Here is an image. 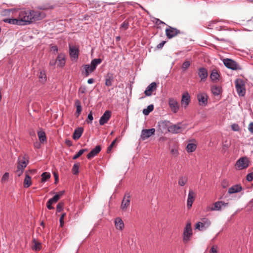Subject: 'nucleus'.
<instances>
[{
    "label": "nucleus",
    "instance_id": "1",
    "mask_svg": "<svg viewBox=\"0 0 253 253\" xmlns=\"http://www.w3.org/2000/svg\"><path fill=\"white\" fill-rule=\"evenodd\" d=\"M21 17L26 20V24L28 25L33 21H38L44 18L45 14L43 12L38 10H22Z\"/></svg>",
    "mask_w": 253,
    "mask_h": 253
},
{
    "label": "nucleus",
    "instance_id": "2",
    "mask_svg": "<svg viewBox=\"0 0 253 253\" xmlns=\"http://www.w3.org/2000/svg\"><path fill=\"white\" fill-rule=\"evenodd\" d=\"M18 12V17L17 18H12L10 24L18 25H26V20L21 17L22 10L20 11L16 10L14 9H8L5 10L3 12L4 14H8L10 12Z\"/></svg>",
    "mask_w": 253,
    "mask_h": 253
},
{
    "label": "nucleus",
    "instance_id": "3",
    "mask_svg": "<svg viewBox=\"0 0 253 253\" xmlns=\"http://www.w3.org/2000/svg\"><path fill=\"white\" fill-rule=\"evenodd\" d=\"M235 87L239 96H243L245 95L246 93L245 85L242 80L240 79L236 80Z\"/></svg>",
    "mask_w": 253,
    "mask_h": 253
},
{
    "label": "nucleus",
    "instance_id": "4",
    "mask_svg": "<svg viewBox=\"0 0 253 253\" xmlns=\"http://www.w3.org/2000/svg\"><path fill=\"white\" fill-rule=\"evenodd\" d=\"M192 235V230L191 223H187L184 229L183 233V241L184 243H187L190 240Z\"/></svg>",
    "mask_w": 253,
    "mask_h": 253
},
{
    "label": "nucleus",
    "instance_id": "5",
    "mask_svg": "<svg viewBox=\"0 0 253 253\" xmlns=\"http://www.w3.org/2000/svg\"><path fill=\"white\" fill-rule=\"evenodd\" d=\"M249 166V161L247 158L242 157L240 158L235 164V168L239 170L246 169Z\"/></svg>",
    "mask_w": 253,
    "mask_h": 253
},
{
    "label": "nucleus",
    "instance_id": "6",
    "mask_svg": "<svg viewBox=\"0 0 253 253\" xmlns=\"http://www.w3.org/2000/svg\"><path fill=\"white\" fill-rule=\"evenodd\" d=\"M223 62L224 65L229 69L234 70L241 69V68L236 62L232 59L226 58L223 60Z\"/></svg>",
    "mask_w": 253,
    "mask_h": 253
},
{
    "label": "nucleus",
    "instance_id": "7",
    "mask_svg": "<svg viewBox=\"0 0 253 253\" xmlns=\"http://www.w3.org/2000/svg\"><path fill=\"white\" fill-rule=\"evenodd\" d=\"M180 33L181 32L180 30L170 26H169L168 28L166 29V34L169 39H171Z\"/></svg>",
    "mask_w": 253,
    "mask_h": 253
},
{
    "label": "nucleus",
    "instance_id": "8",
    "mask_svg": "<svg viewBox=\"0 0 253 253\" xmlns=\"http://www.w3.org/2000/svg\"><path fill=\"white\" fill-rule=\"evenodd\" d=\"M130 202V196L129 194H126L122 202L121 208L123 211H126L129 206Z\"/></svg>",
    "mask_w": 253,
    "mask_h": 253
},
{
    "label": "nucleus",
    "instance_id": "9",
    "mask_svg": "<svg viewBox=\"0 0 253 253\" xmlns=\"http://www.w3.org/2000/svg\"><path fill=\"white\" fill-rule=\"evenodd\" d=\"M155 129H144L141 131V138L142 140H145L146 139L150 137L152 135L155 134Z\"/></svg>",
    "mask_w": 253,
    "mask_h": 253
},
{
    "label": "nucleus",
    "instance_id": "10",
    "mask_svg": "<svg viewBox=\"0 0 253 253\" xmlns=\"http://www.w3.org/2000/svg\"><path fill=\"white\" fill-rule=\"evenodd\" d=\"M169 105L173 113L177 112L179 109V104L175 99L173 98H169Z\"/></svg>",
    "mask_w": 253,
    "mask_h": 253
},
{
    "label": "nucleus",
    "instance_id": "11",
    "mask_svg": "<svg viewBox=\"0 0 253 253\" xmlns=\"http://www.w3.org/2000/svg\"><path fill=\"white\" fill-rule=\"evenodd\" d=\"M208 96L205 93H200L197 95V99L200 105L206 106L208 103Z\"/></svg>",
    "mask_w": 253,
    "mask_h": 253
},
{
    "label": "nucleus",
    "instance_id": "12",
    "mask_svg": "<svg viewBox=\"0 0 253 253\" xmlns=\"http://www.w3.org/2000/svg\"><path fill=\"white\" fill-rule=\"evenodd\" d=\"M111 112L109 111H106L103 115L101 116L99 120V124L100 125H103L107 123L111 117Z\"/></svg>",
    "mask_w": 253,
    "mask_h": 253
},
{
    "label": "nucleus",
    "instance_id": "13",
    "mask_svg": "<svg viewBox=\"0 0 253 253\" xmlns=\"http://www.w3.org/2000/svg\"><path fill=\"white\" fill-rule=\"evenodd\" d=\"M210 224V221L204 218L202 219V222H199L196 225V228L199 230H203L205 229Z\"/></svg>",
    "mask_w": 253,
    "mask_h": 253
},
{
    "label": "nucleus",
    "instance_id": "14",
    "mask_svg": "<svg viewBox=\"0 0 253 253\" xmlns=\"http://www.w3.org/2000/svg\"><path fill=\"white\" fill-rule=\"evenodd\" d=\"M168 131L172 133H178L181 132L183 128L180 124L173 125L168 127Z\"/></svg>",
    "mask_w": 253,
    "mask_h": 253
},
{
    "label": "nucleus",
    "instance_id": "15",
    "mask_svg": "<svg viewBox=\"0 0 253 253\" xmlns=\"http://www.w3.org/2000/svg\"><path fill=\"white\" fill-rule=\"evenodd\" d=\"M190 101V96L187 92H184L182 95L181 103L186 108L189 104Z\"/></svg>",
    "mask_w": 253,
    "mask_h": 253
},
{
    "label": "nucleus",
    "instance_id": "16",
    "mask_svg": "<svg viewBox=\"0 0 253 253\" xmlns=\"http://www.w3.org/2000/svg\"><path fill=\"white\" fill-rule=\"evenodd\" d=\"M196 194L192 190H190L188 195L187 199V208L190 209L192 206V204L194 201Z\"/></svg>",
    "mask_w": 253,
    "mask_h": 253
},
{
    "label": "nucleus",
    "instance_id": "17",
    "mask_svg": "<svg viewBox=\"0 0 253 253\" xmlns=\"http://www.w3.org/2000/svg\"><path fill=\"white\" fill-rule=\"evenodd\" d=\"M157 84L155 82L152 83L150 84L144 91L146 96H150L152 95V92L156 89Z\"/></svg>",
    "mask_w": 253,
    "mask_h": 253
},
{
    "label": "nucleus",
    "instance_id": "18",
    "mask_svg": "<svg viewBox=\"0 0 253 253\" xmlns=\"http://www.w3.org/2000/svg\"><path fill=\"white\" fill-rule=\"evenodd\" d=\"M197 148V144L195 139H192L189 141V143L186 146V151L188 152H193L195 151Z\"/></svg>",
    "mask_w": 253,
    "mask_h": 253
},
{
    "label": "nucleus",
    "instance_id": "19",
    "mask_svg": "<svg viewBox=\"0 0 253 253\" xmlns=\"http://www.w3.org/2000/svg\"><path fill=\"white\" fill-rule=\"evenodd\" d=\"M82 67L84 69L82 73L85 77H88L90 73L94 71V69L89 64L84 65Z\"/></svg>",
    "mask_w": 253,
    "mask_h": 253
},
{
    "label": "nucleus",
    "instance_id": "20",
    "mask_svg": "<svg viewBox=\"0 0 253 253\" xmlns=\"http://www.w3.org/2000/svg\"><path fill=\"white\" fill-rule=\"evenodd\" d=\"M70 55L71 58L77 59L79 56V49L76 46H70Z\"/></svg>",
    "mask_w": 253,
    "mask_h": 253
},
{
    "label": "nucleus",
    "instance_id": "21",
    "mask_svg": "<svg viewBox=\"0 0 253 253\" xmlns=\"http://www.w3.org/2000/svg\"><path fill=\"white\" fill-rule=\"evenodd\" d=\"M101 147L98 145L95 147L93 150H92L87 155V158L88 159H91L97 154H98L101 151Z\"/></svg>",
    "mask_w": 253,
    "mask_h": 253
},
{
    "label": "nucleus",
    "instance_id": "22",
    "mask_svg": "<svg viewBox=\"0 0 253 253\" xmlns=\"http://www.w3.org/2000/svg\"><path fill=\"white\" fill-rule=\"evenodd\" d=\"M198 75L201 78V81H205L208 77V71L204 68H201L198 71Z\"/></svg>",
    "mask_w": 253,
    "mask_h": 253
},
{
    "label": "nucleus",
    "instance_id": "23",
    "mask_svg": "<svg viewBox=\"0 0 253 253\" xmlns=\"http://www.w3.org/2000/svg\"><path fill=\"white\" fill-rule=\"evenodd\" d=\"M57 66L62 67L64 66L65 63V55L63 54H60L58 55L56 60Z\"/></svg>",
    "mask_w": 253,
    "mask_h": 253
},
{
    "label": "nucleus",
    "instance_id": "24",
    "mask_svg": "<svg viewBox=\"0 0 253 253\" xmlns=\"http://www.w3.org/2000/svg\"><path fill=\"white\" fill-rule=\"evenodd\" d=\"M84 131V129L83 127H78L77 129H76L74 132L73 135V138L74 140H77L79 139L81 135H82Z\"/></svg>",
    "mask_w": 253,
    "mask_h": 253
},
{
    "label": "nucleus",
    "instance_id": "25",
    "mask_svg": "<svg viewBox=\"0 0 253 253\" xmlns=\"http://www.w3.org/2000/svg\"><path fill=\"white\" fill-rule=\"evenodd\" d=\"M115 225L118 230H122L124 228V223L122 219L120 217H117L115 219Z\"/></svg>",
    "mask_w": 253,
    "mask_h": 253
},
{
    "label": "nucleus",
    "instance_id": "26",
    "mask_svg": "<svg viewBox=\"0 0 253 253\" xmlns=\"http://www.w3.org/2000/svg\"><path fill=\"white\" fill-rule=\"evenodd\" d=\"M23 158V160H19L18 161L17 167V168L18 169H20L24 170V169L26 167V166L27 165L28 161L26 160V156L25 155Z\"/></svg>",
    "mask_w": 253,
    "mask_h": 253
},
{
    "label": "nucleus",
    "instance_id": "27",
    "mask_svg": "<svg viewBox=\"0 0 253 253\" xmlns=\"http://www.w3.org/2000/svg\"><path fill=\"white\" fill-rule=\"evenodd\" d=\"M113 81V75L111 73H108L105 76V85L107 86H110L112 85Z\"/></svg>",
    "mask_w": 253,
    "mask_h": 253
},
{
    "label": "nucleus",
    "instance_id": "28",
    "mask_svg": "<svg viewBox=\"0 0 253 253\" xmlns=\"http://www.w3.org/2000/svg\"><path fill=\"white\" fill-rule=\"evenodd\" d=\"M242 190V187L239 185H236L230 187L228 189V193L233 194L239 192Z\"/></svg>",
    "mask_w": 253,
    "mask_h": 253
},
{
    "label": "nucleus",
    "instance_id": "29",
    "mask_svg": "<svg viewBox=\"0 0 253 253\" xmlns=\"http://www.w3.org/2000/svg\"><path fill=\"white\" fill-rule=\"evenodd\" d=\"M24 187L28 188L30 187L32 184V180L31 177L27 174H26L24 180Z\"/></svg>",
    "mask_w": 253,
    "mask_h": 253
},
{
    "label": "nucleus",
    "instance_id": "30",
    "mask_svg": "<svg viewBox=\"0 0 253 253\" xmlns=\"http://www.w3.org/2000/svg\"><path fill=\"white\" fill-rule=\"evenodd\" d=\"M188 181V177L186 176H181L178 178V183L179 186H184Z\"/></svg>",
    "mask_w": 253,
    "mask_h": 253
},
{
    "label": "nucleus",
    "instance_id": "31",
    "mask_svg": "<svg viewBox=\"0 0 253 253\" xmlns=\"http://www.w3.org/2000/svg\"><path fill=\"white\" fill-rule=\"evenodd\" d=\"M41 244L40 242L37 241L35 239L33 240L32 248L33 250L39 251L41 249Z\"/></svg>",
    "mask_w": 253,
    "mask_h": 253
},
{
    "label": "nucleus",
    "instance_id": "32",
    "mask_svg": "<svg viewBox=\"0 0 253 253\" xmlns=\"http://www.w3.org/2000/svg\"><path fill=\"white\" fill-rule=\"evenodd\" d=\"M121 139L120 136L117 137L111 143L110 145L107 148V153H110L111 152L112 149L116 146V143L118 142Z\"/></svg>",
    "mask_w": 253,
    "mask_h": 253
},
{
    "label": "nucleus",
    "instance_id": "33",
    "mask_svg": "<svg viewBox=\"0 0 253 253\" xmlns=\"http://www.w3.org/2000/svg\"><path fill=\"white\" fill-rule=\"evenodd\" d=\"M54 8V5H51L49 3H45L42 5L39 6L38 9L40 10H48Z\"/></svg>",
    "mask_w": 253,
    "mask_h": 253
},
{
    "label": "nucleus",
    "instance_id": "34",
    "mask_svg": "<svg viewBox=\"0 0 253 253\" xmlns=\"http://www.w3.org/2000/svg\"><path fill=\"white\" fill-rule=\"evenodd\" d=\"M75 105L77 108L76 114H77V117H78L80 115L82 110L81 102L79 100H76L75 101Z\"/></svg>",
    "mask_w": 253,
    "mask_h": 253
},
{
    "label": "nucleus",
    "instance_id": "35",
    "mask_svg": "<svg viewBox=\"0 0 253 253\" xmlns=\"http://www.w3.org/2000/svg\"><path fill=\"white\" fill-rule=\"evenodd\" d=\"M102 62V60L100 58H97V59H94L93 60H92L91 62V63H90V66L92 67V68L94 69V70H95L96 68V66L100 64Z\"/></svg>",
    "mask_w": 253,
    "mask_h": 253
},
{
    "label": "nucleus",
    "instance_id": "36",
    "mask_svg": "<svg viewBox=\"0 0 253 253\" xmlns=\"http://www.w3.org/2000/svg\"><path fill=\"white\" fill-rule=\"evenodd\" d=\"M39 81L44 83L46 81V76L44 71H41L39 75Z\"/></svg>",
    "mask_w": 253,
    "mask_h": 253
},
{
    "label": "nucleus",
    "instance_id": "37",
    "mask_svg": "<svg viewBox=\"0 0 253 253\" xmlns=\"http://www.w3.org/2000/svg\"><path fill=\"white\" fill-rule=\"evenodd\" d=\"M38 135L41 142L43 143L44 141H46V136L44 131H39L38 132Z\"/></svg>",
    "mask_w": 253,
    "mask_h": 253
},
{
    "label": "nucleus",
    "instance_id": "38",
    "mask_svg": "<svg viewBox=\"0 0 253 253\" xmlns=\"http://www.w3.org/2000/svg\"><path fill=\"white\" fill-rule=\"evenodd\" d=\"M222 201L216 202L214 204V207L210 209L211 211H219L221 210Z\"/></svg>",
    "mask_w": 253,
    "mask_h": 253
},
{
    "label": "nucleus",
    "instance_id": "39",
    "mask_svg": "<svg viewBox=\"0 0 253 253\" xmlns=\"http://www.w3.org/2000/svg\"><path fill=\"white\" fill-rule=\"evenodd\" d=\"M50 174L49 172H44L42 174V182H45L50 177Z\"/></svg>",
    "mask_w": 253,
    "mask_h": 253
},
{
    "label": "nucleus",
    "instance_id": "40",
    "mask_svg": "<svg viewBox=\"0 0 253 253\" xmlns=\"http://www.w3.org/2000/svg\"><path fill=\"white\" fill-rule=\"evenodd\" d=\"M211 91L215 95H218L220 93L221 88L218 86H213L211 88Z\"/></svg>",
    "mask_w": 253,
    "mask_h": 253
},
{
    "label": "nucleus",
    "instance_id": "41",
    "mask_svg": "<svg viewBox=\"0 0 253 253\" xmlns=\"http://www.w3.org/2000/svg\"><path fill=\"white\" fill-rule=\"evenodd\" d=\"M63 194V192H60V194L55 195L53 197L50 199L48 201L51 203L54 204L56 203L60 199V196Z\"/></svg>",
    "mask_w": 253,
    "mask_h": 253
},
{
    "label": "nucleus",
    "instance_id": "42",
    "mask_svg": "<svg viewBox=\"0 0 253 253\" xmlns=\"http://www.w3.org/2000/svg\"><path fill=\"white\" fill-rule=\"evenodd\" d=\"M154 109V105L151 104L149 105L146 109H144L143 110V113L145 115H148L149 114L152 112Z\"/></svg>",
    "mask_w": 253,
    "mask_h": 253
},
{
    "label": "nucleus",
    "instance_id": "43",
    "mask_svg": "<svg viewBox=\"0 0 253 253\" xmlns=\"http://www.w3.org/2000/svg\"><path fill=\"white\" fill-rule=\"evenodd\" d=\"M219 75L216 71H212L211 75L210 78L212 81H216L218 79Z\"/></svg>",
    "mask_w": 253,
    "mask_h": 253
},
{
    "label": "nucleus",
    "instance_id": "44",
    "mask_svg": "<svg viewBox=\"0 0 253 253\" xmlns=\"http://www.w3.org/2000/svg\"><path fill=\"white\" fill-rule=\"evenodd\" d=\"M129 26V21L127 19L121 25L120 28L126 30L128 29Z\"/></svg>",
    "mask_w": 253,
    "mask_h": 253
},
{
    "label": "nucleus",
    "instance_id": "45",
    "mask_svg": "<svg viewBox=\"0 0 253 253\" xmlns=\"http://www.w3.org/2000/svg\"><path fill=\"white\" fill-rule=\"evenodd\" d=\"M87 151V149H81L80 150L77 154L74 156L73 157V160H76L79 158L84 152H86Z\"/></svg>",
    "mask_w": 253,
    "mask_h": 253
},
{
    "label": "nucleus",
    "instance_id": "46",
    "mask_svg": "<svg viewBox=\"0 0 253 253\" xmlns=\"http://www.w3.org/2000/svg\"><path fill=\"white\" fill-rule=\"evenodd\" d=\"M79 163L75 164L74 165L72 168V172L74 174H77L79 173Z\"/></svg>",
    "mask_w": 253,
    "mask_h": 253
},
{
    "label": "nucleus",
    "instance_id": "47",
    "mask_svg": "<svg viewBox=\"0 0 253 253\" xmlns=\"http://www.w3.org/2000/svg\"><path fill=\"white\" fill-rule=\"evenodd\" d=\"M64 207L63 203L60 202L59 203L56 207V211L58 212H61L63 210V208Z\"/></svg>",
    "mask_w": 253,
    "mask_h": 253
},
{
    "label": "nucleus",
    "instance_id": "48",
    "mask_svg": "<svg viewBox=\"0 0 253 253\" xmlns=\"http://www.w3.org/2000/svg\"><path fill=\"white\" fill-rule=\"evenodd\" d=\"M9 178V173L5 172L3 175L2 176L1 181L2 183H5L6 181L8 180Z\"/></svg>",
    "mask_w": 253,
    "mask_h": 253
},
{
    "label": "nucleus",
    "instance_id": "49",
    "mask_svg": "<svg viewBox=\"0 0 253 253\" xmlns=\"http://www.w3.org/2000/svg\"><path fill=\"white\" fill-rule=\"evenodd\" d=\"M170 153L173 156L176 157L179 154L177 147L172 148L170 150Z\"/></svg>",
    "mask_w": 253,
    "mask_h": 253
},
{
    "label": "nucleus",
    "instance_id": "50",
    "mask_svg": "<svg viewBox=\"0 0 253 253\" xmlns=\"http://www.w3.org/2000/svg\"><path fill=\"white\" fill-rule=\"evenodd\" d=\"M231 128L233 130L235 131H239L240 130V127L238 124H233L231 125Z\"/></svg>",
    "mask_w": 253,
    "mask_h": 253
},
{
    "label": "nucleus",
    "instance_id": "51",
    "mask_svg": "<svg viewBox=\"0 0 253 253\" xmlns=\"http://www.w3.org/2000/svg\"><path fill=\"white\" fill-rule=\"evenodd\" d=\"M66 216V213H64L62 214L60 218V227H63L64 225V217Z\"/></svg>",
    "mask_w": 253,
    "mask_h": 253
},
{
    "label": "nucleus",
    "instance_id": "52",
    "mask_svg": "<svg viewBox=\"0 0 253 253\" xmlns=\"http://www.w3.org/2000/svg\"><path fill=\"white\" fill-rule=\"evenodd\" d=\"M246 179L248 181H251L253 180V172L247 174Z\"/></svg>",
    "mask_w": 253,
    "mask_h": 253
},
{
    "label": "nucleus",
    "instance_id": "53",
    "mask_svg": "<svg viewBox=\"0 0 253 253\" xmlns=\"http://www.w3.org/2000/svg\"><path fill=\"white\" fill-rule=\"evenodd\" d=\"M190 66V62L189 61H185L182 64V68L187 69Z\"/></svg>",
    "mask_w": 253,
    "mask_h": 253
},
{
    "label": "nucleus",
    "instance_id": "54",
    "mask_svg": "<svg viewBox=\"0 0 253 253\" xmlns=\"http://www.w3.org/2000/svg\"><path fill=\"white\" fill-rule=\"evenodd\" d=\"M217 253V247L216 246H213L210 250V253Z\"/></svg>",
    "mask_w": 253,
    "mask_h": 253
},
{
    "label": "nucleus",
    "instance_id": "55",
    "mask_svg": "<svg viewBox=\"0 0 253 253\" xmlns=\"http://www.w3.org/2000/svg\"><path fill=\"white\" fill-rule=\"evenodd\" d=\"M86 91V88L85 86H81L79 88V92L82 94L84 93Z\"/></svg>",
    "mask_w": 253,
    "mask_h": 253
},
{
    "label": "nucleus",
    "instance_id": "56",
    "mask_svg": "<svg viewBox=\"0 0 253 253\" xmlns=\"http://www.w3.org/2000/svg\"><path fill=\"white\" fill-rule=\"evenodd\" d=\"M87 118L89 120V122H87V123H91V122H92V121L93 120V119L91 112H90L89 113V114L88 115Z\"/></svg>",
    "mask_w": 253,
    "mask_h": 253
},
{
    "label": "nucleus",
    "instance_id": "57",
    "mask_svg": "<svg viewBox=\"0 0 253 253\" xmlns=\"http://www.w3.org/2000/svg\"><path fill=\"white\" fill-rule=\"evenodd\" d=\"M248 129H249V130L250 131V132L253 133V122L251 123L249 125Z\"/></svg>",
    "mask_w": 253,
    "mask_h": 253
},
{
    "label": "nucleus",
    "instance_id": "58",
    "mask_svg": "<svg viewBox=\"0 0 253 253\" xmlns=\"http://www.w3.org/2000/svg\"><path fill=\"white\" fill-rule=\"evenodd\" d=\"M23 169H18L17 168V170L16 171V173L17 174V175H18V176H20L22 173H23Z\"/></svg>",
    "mask_w": 253,
    "mask_h": 253
},
{
    "label": "nucleus",
    "instance_id": "59",
    "mask_svg": "<svg viewBox=\"0 0 253 253\" xmlns=\"http://www.w3.org/2000/svg\"><path fill=\"white\" fill-rule=\"evenodd\" d=\"M52 204H53L52 203H51L50 201H48V202H47V208L49 209V210H51V209H54V208L52 206Z\"/></svg>",
    "mask_w": 253,
    "mask_h": 253
},
{
    "label": "nucleus",
    "instance_id": "60",
    "mask_svg": "<svg viewBox=\"0 0 253 253\" xmlns=\"http://www.w3.org/2000/svg\"><path fill=\"white\" fill-rule=\"evenodd\" d=\"M165 43H166V42H165V41H163L162 42L160 43L159 44H158L157 48L159 49L162 48L163 47V46Z\"/></svg>",
    "mask_w": 253,
    "mask_h": 253
},
{
    "label": "nucleus",
    "instance_id": "61",
    "mask_svg": "<svg viewBox=\"0 0 253 253\" xmlns=\"http://www.w3.org/2000/svg\"><path fill=\"white\" fill-rule=\"evenodd\" d=\"M55 64H56V60H52L50 61L49 62V64L51 66H54L55 65Z\"/></svg>",
    "mask_w": 253,
    "mask_h": 253
},
{
    "label": "nucleus",
    "instance_id": "62",
    "mask_svg": "<svg viewBox=\"0 0 253 253\" xmlns=\"http://www.w3.org/2000/svg\"><path fill=\"white\" fill-rule=\"evenodd\" d=\"M94 79H89L87 80V83L89 84H93L94 83Z\"/></svg>",
    "mask_w": 253,
    "mask_h": 253
},
{
    "label": "nucleus",
    "instance_id": "63",
    "mask_svg": "<svg viewBox=\"0 0 253 253\" xmlns=\"http://www.w3.org/2000/svg\"><path fill=\"white\" fill-rule=\"evenodd\" d=\"M11 19L10 18H6V19H4L3 20V21L5 22V23H8L10 24V21H11Z\"/></svg>",
    "mask_w": 253,
    "mask_h": 253
},
{
    "label": "nucleus",
    "instance_id": "64",
    "mask_svg": "<svg viewBox=\"0 0 253 253\" xmlns=\"http://www.w3.org/2000/svg\"><path fill=\"white\" fill-rule=\"evenodd\" d=\"M54 177H55V183H56L58 181V175L56 173H54Z\"/></svg>",
    "mask_w": 253,
    "mask_h": 253
}]
</instances>
